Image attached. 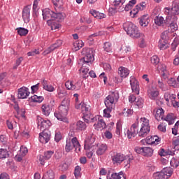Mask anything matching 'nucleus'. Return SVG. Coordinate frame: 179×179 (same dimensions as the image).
Here are the masks:
<instances>
[{"mask_svg":"<svg viewBox=\"0 0 179 179\" xmlns=\"http://www.w3.org/2000/svg\"><path fill=\"white\" fill-rule=\"evenodd\" d=\"M157 86L159 89H162L163 90V92H166V90H167V87H166V85L163 83V80L162 79H159L158 80Z\"/></svg>","mask_w":179,"mask_h":179,"instance_id":"obj_47","label":"nucleus"},{"mask_svg":"<svg viewBox=\"0 0 179 179\" xmlns=\"http://www.w3.org/2000/svg\"><path fill=\"white\" fill-rule=\"evenodd\" d=\"M179 44V39L176 38L173 41V43L171 44V50L173 51H176V48H177Z\"/></svg>","mask_w":179,"mask_h":179,"instance_id":"obj_57","label":"nucleus"},{"mask_svg":"<svg viewBox=\"0 0 179 179\" xmlns=\"http://www.w3.org/2000/svg\"><path fill=\"white\" fill-rule=\"evenodd\" d=\"M97 118H98L97 124H94L95 129H97L98 131L99 129H100L101 131V129H106V128H107V124H106V122H104V120L100 116H97L96 119Z\"/></svg>","mask_w":179,"mask_h":179,"instance_id":"obj_21","label":"nucleus"},{"mask_svg":"<svg viewBox=\"0 0 179 179\" xmlns=\"http://www.w3.org/2000/svg\"><path fill=\"white\" fill-rule=\"evenodd\" d=\"M122 129V122H121V121H118L116 124L117 135H120V134H121Z\"/></svg>","mask_w":179,"mask_h":179,"instance_id":"obj_53","label":"nucleus"},{"mask_svg":"<svg viewBox=\"0 0 179 179\" xmlns=\"http://www.w3.org/2000/svg\"><path fill=\"white\" fill-rule=\"evenodd\" d=\"M65 86L68 90H80L82 83L79 81L76 83H74L73 81H67L65 83Z\"/></svg>","mask_w":179,"mask_h":179,"instance_id":"obj_15","label":"nucleus"},{"mask_svg":"<svg viewBox=\"0 0 179 179\" xmlns=\"http://www.w3.org/2000/svg\"><path fill=\"white\" fill-rule=\"evenodd\" d=\"M173 15H179V6L177 3H173L171 8Z\"/></svg>","mask_w":179,"mask_h":179,"instance_id":"obj_49","label":"nucleus"},{"mask_svg":"<svg viewBox=\"0 0 179 179\" xmlns=\"http://www.w3.org/2000/svg\"><path fill=\"white\" fill-rule=\"evenodd\" d=\"M96 155L97 156H101V155H104L106 151L108 149V147L106 144H99L96 145Z\"/></svg>","mask_w":179,"mask_h":179,"instance_id":"obj_29","label":"nucleus"},{"mask_svg":"<svg viewBox=\"0 0 179 179\" xmlns=\"http://www.w3.org/2000/svg\"><path fill=\"white\" fill-rule=\"evenodd\" d=\"M75 51H79L83 47V42L82 41H76L73 43Z\"/></svg>","mask_w":179,"mask_h":179,"instance_id":"obj_40","label":"nucleus"},{"mask_svg":"<svg viewBox=\"0 0 179 179\" xmlns=\"http://www.w3.org/2000/svg\"><path fill=\"white\" fill-rule=\"evenodd\" d=\"M148 94L151 100H156L157 97H159V92L157 90H154V88L152 87L148 90Z\"/></svg>","mask_w":179,"mask_h":179,"instance_id":"obj_27","label":"nucleus"},{"mask_svg":"<svg viewBox=\"0 0 179 179\" xmlns=\"http://www.w3.org/2000/svg\"><path fill=\"white\" fill-rule=\"evenodd\" d=\"M61 139H62V134H61V132H59V131L56 132L55 135V142H59V141H61Z\"/></svg>","mask_w":179,"mask_h":179,"instance_id":"obj_59","label":"nucleus"},{"mask_svg":"<svg viewBox=\"0 0 179 179\" xmlns=\"http://www.w3.org/2000/svg\"><path fill=\"white\" fill-rule=\"evenodd\" d=\"M71 103V101L69 99L65 98L61 103L62 106L63 107H69V104Z\"/></svg>","mask_w":179,"mask_h":179,"instance_id":"obj_58","label":"nucleus"},{"mask_svg":"<svg viewBox=\"0 0 179 179\" xmlns=\"http://www.w3.org/2000/svg\"><path fill=\"white\" fill-rule=\"evenodd\" d=\"M164 120L169 123V125H173L176 120V117H174V114L169 113Z\"/></svg>","mask_w":179,"mask_h":179,"instance_id":"obj_36","label":"nucleus"},{"mask_svg":"<svg viewBox=\"0 0 179 179\" xmlns=\"http://www.w3.org/2000/svg\"><path fill=\"white\" fill-rule=\"evenodd\" d=\"M130 85L132 92L139 94V82H138V80L135 79V77L130 78Z\"/></svg>","mask_w":179,"mask_h":179,"instance_id":"obj_20","label":"nucleus"},{"mask_svg":"<svg viewBox=\"0 0 179 179\" xmlns=\"http://www.w3.org/2000/svg\"><path fill=\"white\" fill-rule=\"evenodd\" d=\"M51 127V122L43 119V117L38 116V128L41 130L45 131L48 128Z\"/></svg>","mask_w":179,"mask_h":179,"instance_id":"obj_12","label":"nucleus"},{"mask_svg":"<svg viewBox=\"0 0 179 179\" xmlns=\"http://www.w3.org/2000/svg\"><path fill=\"white\" fill-rule=\"evenodd\" d=\"M22 18L24 23H29L30 22V8L26 6L22 10Z\"/></svg>","mask_w":179,"mask_h":179,"instance_id":"obj_26","label":"nucleus"},{"mask_svg":"<svg viewBox=\"0 0 179 179\" xmlns=\"http://www.w3.org/2000/svg\"><path fill=\"white\" fill-rule=\"evenodd\" d=\"M41 110L43 115H45L46 117H48V115H50L51 113V107L48 104H43L41 106Z\"/></svg>","mask_w":179,"mask_h":179,"instance_id":"obj_33","label":"nucleus"},{"mask_svg":"<svg viewBox=\"0 0 179 179\" xmlns=\"http://www.w3.org/2000/svg\"><path fill=\"white\" fill-rule=\"evenodd\" d=\"M103 49L106 52H111V43L110 42H106L103 44Z\"/></svg>","mask_w":179,"mask_h":179,"instance_id":"obj_55","label":"nucleus"},{"mask_svg":"<svg viewBox=\"0 0 179 179\" xmlns=\"http://www.w3.org/2000/svg\"><path fill=\"white\" fill-rule=\"evenodd\" d=\"M111 159L113 162V164H121V162H124V167L129 169L131 163H132V161L134 160V156H124V154L116 152L111 156Z\"/></svg>","mask_w":179,"mask_h":179,"instance_id":"obj_3","label":"nucleus"},{"mask_svg":"<svg viewBox=\"0 0 179 179\" xmlns=\"http://www.w3.org/2000/svg\"><path fill=\"white\" fill-rule=\"evenodd\" d=\"M170 164L172 167L177 169L178 166H179V157L172 158Z\"/></svg>","mask_w":179,"mask_h":179,"instance_id":"obj_44","label":"nucleus"},{"mask_svg":"<svg viewBox=\"0 0 179 179\" xmlns=\"http://www.w3.org/2000/svg\"><path fill=\"white\" fill-rule=\"evenodd\" d=\"M52 155H54V151L48 150L44 152V155H38L37 159L40 164L44 166V164H45V160H50Z\"/></svg>","mask_w":179,"mask_h":179,"instance_id":"obj_13","label":"nucleus"},{"mask_svg":"<svg viewBox=\"0 0 179 179\" xmlns=\"http://www.w3.org/2000/svg\"><path fill=\"white\" fill-rule=\"evenodd\" d=\"M55 9L56 12H53L52 20H55L56 22H62V20L64 19V17L62 13H59L61 9H58L57 8H55Z\"/></svg>","mask_w":179,"mask_h":179,"instance_id":"obj_23","label":"nucleus"},{"mask_svg":"<svg viewBox=\"0 0 179 179\" xmlns=\"http://www.w3.org/2000/svg\"><path fill=\"white\" fill-rule=\"evenodd\" d=\"M48 24H51V30H57V29H59L61 27V25L59 24H57L51 20H47Z\"/></svg>","mask_w":179,"mask_h":179,"instance_id":"obj_42","label":"nucleus"},{"mask_svg":"<svg viewBox=\"0 0 179 179\" xmlns=\"http://www.w3.org/2000/svg\"><path fill=\"white\" fill-rule=\"evenodd\" d=\"M134 150L136 153L147 157H151L153 155V149L149 147H136Z\"/></svg>","mask_w":179,"mask_h":179,"instance_id":"obj_10","label":"nucleus"},{"mask_svg":"<svg viewBox=\"0 0 179 179\" xmlns=\"http://www.w3.org/2000/svg\"><path fill=\"white\" fill-rule=\"evenodd\" d=\"M155 23L157 26H162L164 24V18L163 17L157 16L155 18Z\"/></svg>","mask_w":179,"mask_h":179,"instance_id":"obj_46","label":"nucleus"},{"mask_svg":"<svg viewBox=\"0 0 179 179\" xmlns=\"http://www.w3.org/2000/svg\"><path fill=\"white\" fill-rule=\"evenodd\" d=\"M82 169L80 168V166H77L75 168L74 170V176L76 177V178H79V177H80V171H81Z\"/></svg>","mask_w":179,"mask_h":179,"instance_id":"obj_54","label":"nucleus"},{"mask_svg":"<svg viewBox=\"0 0 179 179\" xmlns=\"http://www.w3.org/2000/svg\"><path fill=\"white\" fill-rule=\"evenodd\" d=\"M23 61V57H20L16 60L15 64L13 66V69H17V66L22 64V62Z\"/></svg>","mask_w":179,"mask_h":179,"instance_id":"obj_60","label":"nucleus"},{"mask_svg":"<svg viewBox=\"0 0 179 179\" xmlns=\"http://www.w3.org/2000/svg\"><path fill=\"white\" fill-rule=\"evenodd\" d=\"M7 157H9V152H8V150L1 148L0 149V159H7Z\"/></svg>","mask_w":179,"mask_h":179,"instance_id":"obj_41","label":"nucleus"},{"mask_svg":"<svg viewBox=\"0 0 179 179\" xmlns=\"http://www.w3.org/2000/svg\"><path fill=\"white\" fill-rule=\"evenodd\" d=\"M136 4V0H131L124 7V10L126 12H129L131 10L132 8H134V5Z\"/></svg>","mask_w":179,"mask_h":179,"instance_id":"obj_39","label":"nucleus"},{"mask_svg":"<svg viewBox=\"0 0 179 179\" xmlns=\"http://www.w3.org/2000/svg\"><path fill=\"white\" fill-rule=\"evenodd\" d=\"M42 86L44 90H46L47 92H54L55 90L54 87L51 85H48V82L45 80L42 81Z\"/></svg>","mask_w":179,"mask_h":179,"instance_id":"obj_35","label":"nucleus"},{"mask_svg":"<svg viewBox=\"0 0 179 179\" xmlns=\"http://www.w3.org/2000/svg\"><path fill=\"white\" fill-rule=\"evenodd\" d=\"M178 19V18L176 15L171 16V23L170 24V29H171V31H172L173 33L178 30V25H177Z\"/></svg>","mask_w":179,"mask_h":179,"instance_id":"obj_28","label":"nucleus"},{"mask_svg":"<svg viewBox=\"0 0 179 179\" xmlns=\"http://www.w3.org/2000/svg\"><path fill=\"white\" fill-rule=\"evenodd\" d=\"M118 73L121 78H127L129 75V70L125 67H120Z\"/></svg>","mask_w":179,"mask_h":179,"instance_id":"obj_34","label":"nucleus"},{"mask_svg":"<svg viewBox=\"0 0 179 179\" xmlns=\"http://www.w3.org/2000/svg\"><path fill=\"white\" fill-rule=\"evenodd\" d=\"M135 104L138 108H142L143 107V99L142 98H137Z\"/></svg>","mask_w":179,"mask_h":179,"instance_id":"obj_52","label":"nucleus"},{"mask_svg":"<svg viewBox=\"0 0 179 179\" xmlns=\"http://www.w3.org/2000/svg\"><path fill=\"white\" fill-rule=\"evenodd\" d=\"M167 83L169 86H172L173 87H178V85L177 84V80H176V78H170L168 80Z\"/></svg>","mask_w":179,"mask_h":179,"instance_id":"obj_51","label":"nucleus"},{"mask_svg":"<svg viewBox=\"0 0 179 179\" xmlns=\"http://www.w3.org/2000/svg\"><path fill=\"white\" fill-rule=\"evenodd\" d=\"M174 169L171 167L164 168L160 172H155L153 174L154 179H169L173 175Z\"/></svg>","mask_w":179,"mask_h":179,"instance_id":"obj_8","label":"nucleus"},{"mask_svg":"<svg viewBox=\"0 0 179 179\" xmlns=\"http://www.w3.org/2000/svg\"><path fill=\"white\" fill-rule=\"evenodd\" d=\"M52 2L56 9H62V6H64V1L62 0H52Z\"/></svg>","mask_w":179,"mask_h":179,"instance_id":"obj_38","label":"nucleus"},{"mask_svg":"<svg viewBox=\"0 0 179 179\" xmlns=\"http://www.w3.org/2000/svg\"><path fill=\"white\" fill-rule=\"evenodd\" d=\"M96 139L93 136L87 138L85 141L84 149L85 150H92V149L94 148L95 147L94 145H93Z\"/></svg>","mask_w":179,"mask_h":179,"instance_id":"obj_18","label":"nucleus"},{"mask_svg":"<svg viewBox=\"0 0 179 179\" xmlns=\"http://www.w3.org/2000/svg\"><path fill=\"white\" fill-rule=\"evenodd\" d=\"M61 45H62V41L61 40H57L56 43H53L43 52V55L50 54V52H52V51L57 50V48H59Z\"/></svg>","mask_w":179,"mask_h":179,"instance_id":"obj_17","label":"nucleus"},{"mask_svg":"<svg viewBox=\"0 0 179 179\" xmlns=\"http://www.w3.org/2000/svg\"><path fill=\"white\" fill-rule=\"evenodd\" d=\"M76 149V152H80V143H79V141H78V138L73 137L72 138H69L66 141L65 145V151L67 153H69L71 150Z\"/></svg>","mask_w":179,"mask_h":179,"instance_id":"obj_6","label":"nucleus"},{"mask_svg":"<svg viewBox=\"0 0 179 179\" xmlns=\"http://www.w3.org/2000/svg\"><path fill=\"white\" fill-rule=\"evenodd\" d=\"M51 139V132L48 130H43L39 134V141L41 143H48Z\"/></svg>","mask_w":179,"mask_h":179,"instance_id":"obj_14","label":"nucleus"},{"mask_svg":"<svg viewBox=\"0 0 179 179\" xmlns=\"http://www.w3.org/2000/svg\"><path fill=\"white\" fill-rule=\"evenodd\" d=\"M55 175L52 170L48 171L47 173L42 178V179H54Z\"/></svg>","mask_w":179,"mask_h":179,"instance_id":"obj_43","label":"nucleus"},{"mask_svg":"<svg viewBox=\"0 0 179 179\" xmlns=\"http://www.w3.org/2000/svg\"><path fill=\"white\" fill-rule=\"evenodd\" d=\"M141 127L140 131H138V136H141L142 138H145V136H148V134L150 132V126L149 125V120L146 117L141 118Z\"/></svg>","mask_w":179,"mask_h":179,"instance_id":"obj_9","label":"nucleus"},{"mask_svg":"<svg viewBox=\"0 0 179 179\" xmlns=\"http://www.w3.org/2000/svg\"><path fill=\"white\" fill-rule=\"evenodd\" d=\"M139 134V129H138V123H134L131 125L130 129L127 130V136L129 139L135 138L136 135Z\"/></svg>","mask_w":179,"mask_h":179,"instance_id":"obj_16","label":"nucleus"},{"mask_svg":"<svg viewBox=\"0 0 179 179\" xmlns=\"http://www.w3.org/2000/svg\"><path fill=\"white\" fill-rule=\"evenodd\" d=\"M155 119L157 121H162V120H164V110L163 108H160L155 109Z\"/></svg>","mask_w":179,"mask_h":179,"instance_id":"obj_30","label":"nucleus"},{"mask_svg":"<svg viewBox=\"0 0 179 179\" xmlns=\"http://www.w3.org/2000/svg\"><path fill=\"white\" fill-rule=\"evenodd\" d=\"M86 123L83 121H78L76 124H73L71 125V129L78 132V131H83L86 129Z\"/></svg>","mask_w":179,"mask_h":179,"instance_id":"obj_19","label":"nucleus"},{"mask_svg":"<svg viewBox=\"0 0 179 179\" xmlns=\"http://www.w3.org/2000/svg\"><path fill=\"white\" fill-rule=\"evenodd\" d=\"M42 12L43 20H52V15H54V12L50 8H45L43 10Z\"/></svg>","mask_w":179,"mask_h":179,"instance_id":"obj_24","label":"nucleus"},{"mask_svg":"<svg viewBox=\"0 0 179 179\" xmlns=\"http://www.w3.org/2000/svg\"><path fill=\"white\" fill-rule=\"evenodd\" d=\"M159 156H171L173 155V152L170 150H165L164 148H162L159 153Z\"/></svg>","mask_w":179,"mask_h":179,"instance_id":"obj_48","label":"nucleus"},{"mask_svg":"<svg viewBox=\"0 0 179 179\" xmlns=\"http://www.w3.org/2000/svg\"><path fill=\"white\" fill-rule=\"evenodd\" d=\"M16 30L17 31V34H19V36H26L29 33V30L27 29L22 27L17 28Z\"/></svg>","mask_w":179,"mask_h":179,"instance_id":"obj_45","label":"nucleus"},{"mask_svg":"<svg viewBox=\"0 0 179 179\" xmlns=\"http://www.w3.org/2000/svg\"><path fill=\"white\" fill-rule=\"evenodd\" d=\"M80 108H81V113L83 114V120L85 122L89 124V122H94L97 121V117H93V115L90 113V106L83 103L80 105Z\"/></svg>","mask_w":179,"mask_h":179,"instance_id":"obj_4","label":"nucleus"},{"mask_svg":"<svg viewBox=\"0 0 179 179\" xmlns=\"http://www.w3.org/2000/svg\"><path fill=\"white\" fill-rule=\"evenodd\" d=\"M84 57L80 59L83 62V66L80 71L84 73L83 78H88L89 66L92 65V62L94 61V50L93 48H87L83 50Z\"/></svg>","mask_w":179,"mask_h":179,"instance_id":"obj_1","label":"nucleus"},{"mask_svg":"<svg viewBox=\"0 0 179 179\" xmlns=\"http://www.w3.org/2000/svg\"><path fill=\"white\" fill-rule=\"evenodd\" d=\"M30 94L29 88L22 87L18 90V99H27Z\"/></svg>","mask_w":179,"mask_h":179,"instance_id":"obj_22","label":"nucleus"},{"mask_svg":"<svg viewBox=\"0 0 179 179\" xmlns=\"http://www.w3.org/2000/svg\"><path fill=\"white\" fill-rule=\"evenodd\" d=\"M149 22H150V20L149 19V15H143L139 20V23L143 27H146V26L149 24Z\"/></svg>","mask_w":179,"mask_h":179,"instance_id":"obj_31","label":"nucleus"},{"mask_svg":"<svg viewBox=\"0 0 179 179\" xmlns=\"http://www.w3.org/2000/svg\"><path fill=\"white\" fill-rule=\"evenodd\" d=\"M173 145L175 146V149H178V150H179V136L173 140Z\"/></svg>","mask_w":179,"mask_h":179,"instance_id":"obj_64","label":"nucleus"},{"mask_svg":"<svg viewBox=\"0 0 179 179\" xmlns=\"http://www.w3.org/2000/svg\"><path fill=\"white\" fill-rule=\"evenodd\" d=\"M123 5L124 3L122 2V0H115L113 3L112 5L113 6H115V8H118L120 5Z\"/></svg>","mask_w":179,"mask_h":179,"instance_id":"obj_62","label":"nucleus"},{"mask_svg":"<svg viewBox=\"0 0 179 179\" xmlns=\"http://www.w3.org/2000/svg\"><path fill=\"white\" fill-rule=\"evenodd\" d=\"M123 29L126 31L128 36L130 37L138 38L141 36V33L136 25L131 22H127L123 24Z\"/></svg>","mask_w":179,"mask_h":179,"instance_id":"obj_5","label":"nucleus"},{"mask_svg":"<svg viewBox=\"0 0 179 179\" xmlns=\"http://www.w3.org/2000/svg\"><path fill=\"white\" fill-rule=\"evenodd\" d=\"M118 99H120V94H118L117 91L111 92L110 94L106 96L104 101L106 108L103 110V117L106 118L111 117L110 113H111L113 108L115 107V103L118 101Z\"/></svg>","mask_w":179,"mask_h":179,"instance_id":"obj_2","label":"nucleus"},{"mask_svg":"<svg viewBox=\"0 0 179 179\" xmlns=\"http://www.w3.org/2000/svg\"><path fill=\"white\" fill-rule=\"evenodd\" d=\"M31 100L36 103H41L43 100H44V98L43 96H38L37 95H34L31 96Z\"/></svg>","mask_w":179,"mask_h":179,"instance_id":"obj_50","label":"nucleus"},{"mask_svg":"<svg viewBox=\"0 0 179 179\" xmlns=\"http://www.w3.org/2000/svg\"><path fill=\"white\" fill-rule=\"evenodd\" d=\"M151 63L153 64V65H157L159 62H160V59H159V57L157 55L152 56L150 59Z\"/></svg>","mask_w":179,"mask_h":179,"instance_id":"obj_56","label":"nucleus"},{"mask_svg":"<svg viewBox=\"0 0 179 179\" xmlns=\"http://www.w3.org/2000/svg\"><path fill=\"white\" fill-rule=\"evenodd\" d=\"M169 31H165L161 34V39L159 41L158 47L160 50H167L169 48V45L167 44V38H169V36H167Z\"/></svg>","mask_w":179,"mask_h":179,"instance_id":"obj_11","label":"nucleus"},{"mask_svg":"<svg viewBox=\"0 0 179 179\" xmlns=\"http://www.w3.org/2000/svg\"><path fill=\"white\" fill-rule=\"evenodd\" d=\"M160 138L157 136L146 137L145 142L147 145H158Z\"/></svg>","mask_w":179,"mask_h":179,"instance_id":"obj_25","label":"nucleus"},{"mask_svg":"<svg viewBox=\"0 0 179 179\" xmlns=\"http://www.w3.org/2000/svg\"><path fill=\"white\" fill-rule=\"evenodd\" d=\"M124 178V173L122 172H120L118 173H113L111 174V176H107V179H121Z\"/></svg>","mask_w":179,"mask_h":179,"instance_id":"obj_37","label":"nucleus"},{"mask_svg":"<svg viewBox=\"0 0 179 179\" xmlns=\"http://www.w3.org/2000/svg\"><path fill=\"white\" fill-rule=\"evenodd\" d=\"M145 8H146V6H145L143 3H139L136 6L133 10L130 11V15H134V16H135V15L138 14L139 10H143Z\"/></svg>","mask_w":179,"mask_h":179,"instance_id":"obj_32","label":"nucleus"},{"mask_svg":"<svg viewBox=\"0 0 179 179\" xmlns=\"http://www.w3.org/2000/svg\"><path fill=\"white\" fill-rule=\"evenodd\" d=\"M59 169L61 171H66V170H68V164H66V162L63 163L60 165Z\"/></svg>","mask_w":179,"mask_h":179,"instance_id":"obj_63","label":"nucleus"},{"mask_svg":"<svg viewBox=\"0 0 179 179\" xmlns=\"http://www.w3.org/2000/svg\"><path fill=\"white\" fill-rule=\"evenodd\" d=\"M57 95H58V97H59V99H62V97H64V96H65V92H62V87H58Z\"/></svg>","mask_w":179,"mask_h":179,"instance_id":"obj_61","label":"nucleus"},{"mask_svg":"<svg viewBox=\"0 0 179 179\" xmlns=\"http://www.w3.org/2000/svg\"><path fill=\"white\" fill-rule=\"evenodd\" d=\"M69 110V107L59 106V111L55 112V117L59 121H62V122H64L65 124H69V121L68 120V118H66Z\"/></svg>","mask_w":179,"mask_h":179,"instance_id":"obj_7","label":"nucleus"}]
</instances>
